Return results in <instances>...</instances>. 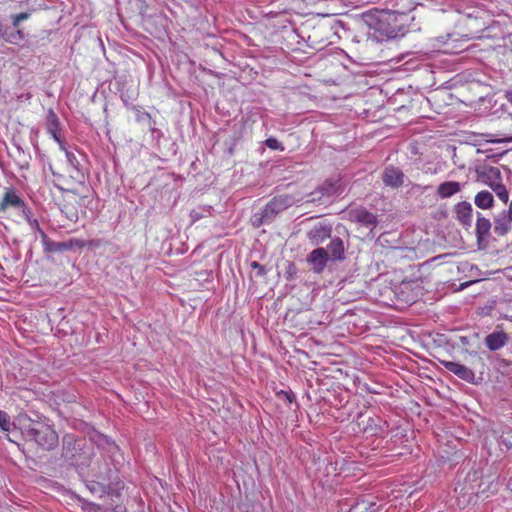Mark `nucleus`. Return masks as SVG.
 Here are the masks:
<instances>
[{
	"instance_id": "nucleus-1",
	"label": "nucleus",
	"mask_w": 512,
	"mask_h": 512,
	"mask_svg": "<svg viewBox=\"0 0 512 512\" xmlns=\"http://www.w3.org/2000/svg\"><path fill=\"white\" fill-rule=\"evenodd\" d=\"M394 10H381L377 12L372 24L375 33L381 40L393 39L404 35L411 20L410 13L416 8L412 0H398Z\"/></svg>"
},
{
	"instance_id": "nucleus-2",
	"label": "nucleus",
	"mask_w": 512,
	"mask_h": 512,
	"mask_svg": "<svg viewBox=\"0 0 512 512\" xmlns=\"http://www.w3.org/2000/svg\"><path fill=\"white\" fill-rule=\"evenodd\" d=\"M66 160L56 161L50 164V170L58 182L60 188H76L77 185H83L85 175L83 169L75 154L66 148L63 151Z\"/></svg>"
},
{
	"instance_id": "nucleus-3",
	"label": "nucleus",
	"mask_w": 512,
	"mask_h": 512,
	"mask_svg": "<svg viewBox=\"0 0 512 512\" xmlns=\"http://www.w3.org/2000/svg\"><path fill=\"white\" fill-rule=\"evenodd\" d=\"M64 190L63 199L60 204L61 212L71 222H77L80 215H84L85 209L93 202L89 195H81L75 188H61Z\"/></svg>"
},
{
	"instance_id": "nucleus-4",
	"label": "nucleus",
	"mask_w": 512,
	"mask_h": 512,
	"mask_svg": "<svg viewBox=\"0 0 512 512\" xmlns=\"http://www.w3.org/2000/svg\"><path fill=\"white\" fill-rule=\"evenodd\" d=\"M25 435L46 450L53 449L58 444L56 431L48 424L35 422L26 430Z\"/></svg>"
},
{
	"instance_id": "nucleus-5",
	"label": "nucleus",
	"mask_w": 512,
	"mask_h": 512,
	"mask_svg": "<svg viewBox=\"0 0 512 512\" xmlns=\"http://www.w3.org/2000/svg\"><path fill=\"white\" fill-rule=\"evenodd\" d=\"M358 426L368 437L382 436L387 429V423L378 416L368 417L367 419L361 417L358 420Z\"/></svg>"
},
{
	"instance_id": "nucleus-6",
	"label": "nucleus",
	"mask_w": 512,
	"mask_h": 512,
	"mask_svg": "<svg viewBox=\"0 0 512 512\" xmlns=\"http://www.w3.org/2000/svg\"><path fill=\"white\" fill-rule=\"evenodd\" d=\"M46 129L47 133L55 140L59 145L61 151H66V141L61 134L60 121L55 112L50 109L46 117Z\"/></svg>"
},
{
	"instance_id": "nucleus-7",
	"label": "nucleus",
	"mask_w": 512,
	"mask_h": 512,
	"mask_svg": "<svg viewBox=\"0 0 512 512\" xmlns=\"http://www.w3.org/2000/svg\"><path fill=\"white\" fill-rule=\"evenodd\" d=\"M10 208L21 209L23 212L26 209L23 199L13 188H7L0 201V212H5Z\"/></svg>"
},
{
	"instance_id": "nucleus-8",
	"label": "nucleus",
	"mask_w": 512,
	"mask_h": 512,
	"mask_svg": "<svg viewBox=\"0 0 512 512\" xmlns=\"http://www.w3.org/2000/svg\"><path fill=\"white\" fill-rule=\"evenodd\" d=\"M476 172L478 180L489 187L494 186L502 179L501 171L498 167L484 165L477 168Z\"/></svg>"
},
{
	"instance_id": "nucleus-9",
	"label": "nucleus",
	"mask_w": 512,
	"mask_h": 512,
	"mask_svg": "<svg viewBox=\"0 0 512 512\" xmlns=\"http://www.w3.org/2000/svg\"><path fill=\"white\" fill-rule=\"evenodd\" d=\"M404 173L395 166H387L382 174V181L385 186L397 189L404 183Z\"/></svg>"
},
{
	"instance_id": "nucleus-10",
	"label": "nucleus",
	"mask_w": 512,
	"mask_h": 512,
	"mask_svg": "<svg viewBox=\"0 0 512 512\" xmlns=\"http://www.w3.org/2000/svg\"><path fill=\"white\" fill-rule=\"evenodd\" d=\"M444 367L458 376L460 379L471 382L474 380V372L463 364L454 361H443Z\"/></svg>"
},
{
	"instance_id": "nucleus-11",
	"label": "nucleus",
	"mask_w": 512,
	"mask_h": 512,
	"mask_svg": "<svg viewBox=\"0 0 512 512\" xmlns=\"http://www.w3.org/2000/svg\"><path fill=\"white\" fill-rule=\"evenodd\" d=\"M351 220L373 229L377 225V217L364 208L351 212Z\"/></svg>"
},
{
	"instance_id": "nucleus-12",
	"label": "nucleus",
	"mask_w": 512,
	"mask_h": 512,
	"mask_svg": "<svg viewBox=\"0 0 512 512\" xmlns=\"http://www.w3.org/2000/svg\"><path fill=\"white\" fill-rule=\"evenodd\" d=\"M473 208L472 205L469 202L463 201L459 202L455 206V214L456 219L462 224L463 226L470 227L472 223V216H473Z\"/></svg>"
},
{
	"instance_id": "nucleus-13",
	"label": "nucleus",
	"mask_w": 512,
	"mask_h": 512,
	"mask_svg": "<svg viewBox=\"0 0 512 512\" xmlns=\"http://www.w3.org/2000/svg\"><path fill=\"white\" fill-rule=\"evenodd\" d=\"M328 252L324 248H317L308 255L310 262L317 272H321L327 264Z\"/></svg>"
},
{
	"instance_id": "nucleus-14",
	"label": "nucleus",
	"mask_w": 512,
	"mask_h": 512,
	"mask_svg": "<svg viewBox=\"0 0 512 512\" xmlns=\"http://www.w3.org/2000/svg\"><path fill=\"white\" fill-rule=\"evenodd\" d=\"M462 184L456 181H446L437 187V195L441 199H446L454 196L462 190Z\"/></svg>"
},
{
	"instance_id": "nucleus-15",
	"label": "nucleus",
	"mask_w": 512,
	"mask_h": 512,
	"mask_svg": "<svg viewBox=\"0 0 512 512\" xmlns=\"http://www.w3.org/2000/svg\"><path fill=\"white\" fill-rule=\"evenodd\" d=\"M507 342V335L504 332H493L486 336L485 344L492 350H498L502 348Z\"/></svg>"
},
{
	"instance_id": "nucleus-16",
	"label": "nucleus",
	"mask_w": 512,
	"mask_h": 512,
	"mask_svg": "<svg viewBox=\"0 0 512 512\" xmlns=\"http://www.w3.org/2000/svg\"><path fill=\"white\" fill-rule=\"evenodd\" d=\"M491 230V222L488 218L478 216L476 222V236L478 241L485 240Z\"/></svg>"
},
{
	"instance_id": "nucleus-17",
	"label": "nucleus",
	"mask_w": 512,
	"mask_h": 512,
	"mask_svg": "<svg viewBox=\"0 0 512 512\" xmlns=\"http://www.w3.org/2000/svg\"><path fill=\"white\" fill-rule=\"evenodd\" d=\"M493 195L487 190H482L475 195L474 203L481 209H489L493 206Z\"/></svg>"
},
{
	"instance_id": "nucleus-18",
	"label": "nucleus",
	"mask_w": 512,
	"mask_h": 512,
	"mask_svg": "<svg viewBox=\"0 0 512 512\" xmlns=\"http://www.w3.org/2000/svg\"><path fill=\"white\" fill-rule=\"evenodd\" d=\"M511 220L503 215L495 218L494 231L498 236H503L511 229Z\"/></svg>"
},
{
	"instance_id": "nucleus-19",
	"label": "nucleus",
	"mask_w": 512,
	"mask_h": 512,
	"mask_svg": "<svg viewBox=\"0 0 512 512\" xmlns=\"http://www.w3.org/2000/svg\"><path fill=\"white\" fill-rule=\"evenodd\" d=\"M328 251L335 260H341L344 257V245L341 239L335 238L331 240Z\"/></svg>"
},
{
	"instance_id": "nucleus-20",
	"label": "nucleus",
	"mask_w": 512,
	"mask_h": 512,
	"mask_svg": "<svg viewBox=\"0 0 512 512\" xmlns=\"http://www.w3.org/2000/svg\"><path fill=\"white\" fill-rule=\"evenodd\" d=\"M490 188L503 203L506 204L508 202L509 193L505 185L502 183V179Z\"/></svg>"
},
{
	"instance_id": "nucleus-21",
	"label": "nucleus",
	"mask_w": 512,
	"mask_h": 512,
	"mask_svg": "<svg viewBox=\"0 0 512 512\" xmlns=\"http://www.w3.org/2000/svg\"><path fill=\"white\" fill-rule=\"evenodd\" d=\"M103 492L105 493V495H101V498H105L106 499L108 497H111V500H112L111 503L107 502L105 500V504L107 505V508L112 509L114 512H122L123 511V507L122 506H120V505H115L114 506L113 505V502H115L114 497L119 499L120 496H121L120 492L118 490L111 491V492L110 491L109 492L103 491Z\"/></svg>"
},
{
	"instance_id": "nucleus-22",
	"label": "nucleus",
	"mask_w": 512,
	"mask_h": 512,
	"mask_svg": "<svg viewBox=\"0 0 512 512\" xmlns=\"http://www.w3.org/2000/svg\"><path fill=\"white\" fill-rule=\"evenodd\" d=\"M329 235H330V230H328L324 227H319V228L316 227L309 232V238L312 241H315V243H318L320 240H323V239L329 237Z\"/></svg>"
},
{
	"instance_id": "nucleus-23",
	"label": "nucleus",
	"mask_w": 512,
	"mask_h": 512,
	"mask_svg": "<svg viewBox=\"0 0 512 512\" xmlns=\"http://www.w3.org/2000/svg\"><path fill=\"white\" fill-rule=\"evenodd\" d=\"M353 512H376L377 507L374 502H368L366 500H361L357 502L353 508Z\"/></svg>"
},
{
	"instance_id": "nucleus-24",
	"label": "nucleus",
	"mask_w": 512,
	"mask_h": 512,
	"mask_svg": "<svg viewBox=\"0 0 512 512\" xmlns=\"http://www.w3.org/2000/svg\"><path fill=\"white\" fill-rule=\"evenodd\" d=\"M46 249L50 252H64L69 250V246L67 245V241L65 242H54V241H45Z\"/></svg>"
},
{
	"instance_id": "nucleus-25",
	"label": "nucleus",
	"mask_w": 512,
	"mask_h": 512,
	"mask_svg": "<svg viewBox=\"0 0 512 512\" xmlns=\"http://www.w3.org/2000/svg\"><path fill=\"white\" fill-rule=\"evenodd\" d=\"M3 39L11 44H17L19 41L24 39V33L19 29L11 32L8 30Z\"/></svg>"
},
{
	"instance_id": "nucleus-26",
	"label": "nucleus",
	"mask_w": 512,
	"mask_h": 512,
	"mask_svg": "<svg viewBox=\"0 0 512 512\" xmlns=\"http://www.w3.org/2000/svg\"><path fill=\"white\" fill-rule=\"evenodd\" d=\"M264 143L271 150L284 151L283 144L274 137L267 138Z\"/></svg>"
},
{
	"instance_id": "nucleus-27",
	"label": "nucleus",
	"mask_w": 512,
	"mask_h": 512,
	"mask_svg": "<svg viewBox=\"0 0 512 512\" xmlns=\"http://www.w3.org/2000/svg\"><path fill=\"white\" fill-rule=\"evenodd\" d=\"M10 425V417L7 413L0 410V428L3 431H9Z\"/></svg>"
},
{
	"instance_id": "nucleus-28",
	"label": "nucleus",
	"mask_w": 512,
	"mask_h": 512,
	"mask_svg": "<svg viewBox=\"0 0 512 512\" xmlns=\"http://www.w3.org/2000/svg\"><path fill=\"white\" fill-rule=\"evenodd\" d=\"M84 512H99L101 510V506L99 504H95L92 502L84 501L81 506Z\"/></svg>"
},
{
	"instance_id": "nucleus-29",
	"label": "nucleus",
	"mask_w": 512,
	"mask_h": 512,
	"mask_svg": "<svg viewBox=\"0 0 512 512\" xmlns=\"http://www.w3.org/2000/svg\"><path fill=\"white\" fill-rule=\"evenodd\" d=\"M67 245L69 246V250L73 248L82 249L86 247V241L77 238H72L67 241Z\"/></svg>"
},
{
	"instance_id": "nucleus-30",
	"label": "nucleus",
	"mask_w": 512,
	"mask_h": 512,
	"mask_svg": "<svg viewBox=\"0 0 512 512\" xmlns=\"http://www.w3.org/2000/svg\"><path fill=\"white\" fill-rule=\"evenodd\" d=\"M286 204L285 202V199L282 198V197H275L270 203H269V207L271 208H274V207H281V206H284Z\"/></svg>"
},
{
	"instance_id": "nucleus-31",
	"label": "nucleus",
	"mask_w": 512,
	"mask_h": 512,
	"mask_svg": "<svg viewBox=\"0 0 512 512\" xmlns=\"http://www.w3.org/2000/svg\"><path fill=\"white\" fill-rule=\"evenodd\" d=\"M101 246V241L99 239H92L86 241V247L88 248H99Z\"/></svg>"
},
{
	"instance_id": "nucleus-32",
	"label": "nucleus",
	"mask_w": 512,
	"mask_h": 512,
	"mask_svg": "<svg viewBox=\"0 0 512 512\" xmlns=\"http://www.w3.org/2000/svg\"><path fill=\"white\" fill-rule=\"evenodd\" d=\"M9 30V27L3 22V20L0 18V38L5 37Z\"/></svg>"
},
{
	"instance_id": "nucleus-33",
	"label": "nucleus",
	"mask_w": 512,
	"mask_h": 512,
	"mask_svg": "<svg viewBox=\"0 0 512 512\" xmlns=\"http://www.w3.org/2000/svg\"><path fill=\"white\" fill-rule=\"evenodd\" d=\"M324 190L328 195L336 193V191H337L336 183H329V187L324 188Z\"/></svg>"
},
{
	"instance_id": "nucleus-34",
	"label": "nucleus",
	"mask_w": 512,
	"mask_h": 512,
	"mask_svg": "<svg viewBox=\"0 0 512 512\" xmlns=\"http://www.w3.org/2000/svg\"><path fill=\"white\" fill-rule=\"evenodd\" d=\"M16 15H17V19L20 20V21L27 20L30 17V14L27 13V12H22V13H19V14H16Z\"/></svg>"
},
{
	"instance_id": "nucleus-35",
	"label": "nucleus",
	"mask_w": 512,
	"mask_h": 512,
	"mask_svg": "<svg viewBox=\"0 0 512 512\" xmlns=\"http://www.w3.org/2000/svg\"><path fill=\"white\" fill-rule=\"evenodd\" d=\"M20 22L21 21L17 19V15H14L13 16V21H12V24H13L14 28H18Z\"/></svg>"
},
{
	"instance_id": "nucleus-36",
	"label": "nucleus",
	"mask_w": 512,
	"mask_h": 512,
	"mask_svg": "<svg viewBox=\"0 0 512 512\" xmlns=\"http://www.w3.org/2000/svg\"><path fill=\"white\" fill-rule=\"evenodd\" d=\"M507 217L512 221V201L509 204L508 216Z\"/></svg>"
},
{
	"instance_id": "nucleus-37",
	"label": "nucleus",
	"mask_w": 512,
	"mask_h": 512,
	"mask_svg": "<svg viewBox=\"0 0 512 512\" xmlns=\"http://www.w3.org/2000/svg\"><path fill=\"white\" fill-rule=\"evenodd\" d=\"M281 393L285 395V397L287 398V400L289 402H292V400H293V396L292 395H290L289 393L284 392V391H282Z\"/></svg>"
},
{
	"instance_id": "nucleus-38",
	"label": "nucleus",
	"mask_w": 512,
	"mask_h": 512,
	"mask_svg": "<svg viewBox=\"0 0 512 512\" xmlns=\"http://www.w3.org/2000/svg\"><path fill=\"white\" fill-rule=\"evenodd\" d=\"M251 266H252L253 268L263 269V267H262L258 262H252Z\"/></svg>"
},
{
	"instance_id": "nucleus-39",
	"label": "nucleus",
	"mask_w": 512,
	"mask_h": 512,
	"mask_svg": "<svg viewBox=\"0 0 512 512\" xmlns=\"http://www.w3.org/2000/svg\"><path fill=\"white\" fill-rule=\"evenodd\" d=\"M96 486H99V484H93L91 487H90V490L92 492L96 491Z\"/></svg>"
},
{
	"instance_id": "nucleus-40",
	"label": "nucleus",
	"mask_w": 512,
	"mask_h": 512,
	"mask_svg": "<svg viewBox=\"0 0 512 512\" xmlns=\"http://www.w3.org/2000/svg\"><path fill=\"white\" fill-rule=\"evenodd\" d=\"M508 100H509V102L512 104V92H510V93L508 94Z\"/></svg>"
},
{
	"instance_id": "nucleus-41",
	"label": "nucleus",
	"mask_w": 512,
	"mask_h": 512,
	"mask_svg": "<svg viewBox=\"0 0 512 512\" xmlns=\"http://www.w3.org/2000/svg\"><path fill=\"white\" fill-rule=\"evenodd\" d=\"M34 225L37 227L38 230H40L39 229V224H38L37 220H34Z\"/></svg>"
},
{
	"instance_id": "nucleus-42",
	"label": "nucleus",
	"mask_w": 512,
	"mask_h": 512,
	"mask_svg": "<svg viewBox=\"0 0 512 512\" xmlns=\"http://www.w3.org/2000/svg\"><path fill=\"white\" fill-rule=\"evenodd\" d=\"M41 234H42L43 238L45 239L46 238L45 233L41 231Z\"/></svg>"
}]
</instances>
